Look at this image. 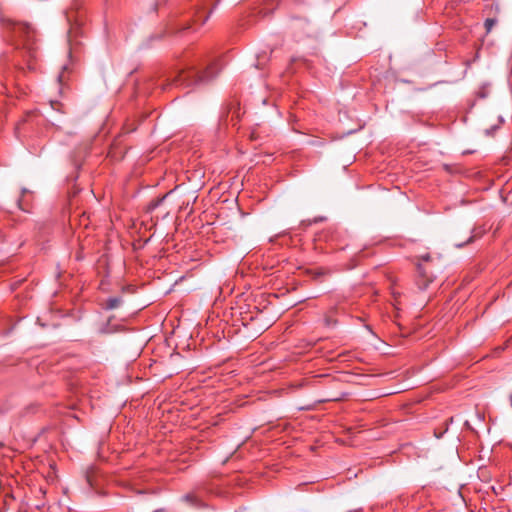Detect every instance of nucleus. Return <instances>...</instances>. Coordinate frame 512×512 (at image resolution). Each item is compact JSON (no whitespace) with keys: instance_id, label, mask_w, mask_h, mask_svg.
<instances>
[{"instance_id":"obj_11","label":"nucleus","mask_w":512,"mask_h":512,"mask_svg":"<svg viewBox=\"0 0 512 512\" xmlns=\"http://www.w3.org/2000/svg\"><path fill=\"white\" fill-rule=\"evenodd\" d=\"M18 206L20 209H23L22 206H21V201H18Z\"/></svg>"},{"instance_id":"obj_9","label":"nucleus","mask_w":512,"mask_h":512,"mask_svg":"<svg viewBox=\"0 0 512 512\" xmlns=\"http://www.w3.org/2000/svg\"><path fill=\"white\" fill-rule=\"evenodd\" d=\"M421 259H422L423 261H429V260H430V255H429V254L422 255V256H421Z\"/></svg>"},{"instance_id":"obj_10","label":"nucleus","mask_w":512,"mask_h":512,"mask_svg":"<svg viewBox=\"0 0 512 512\" xmlns=\"http://www.w3.org/2000/svg\"><path fill=\"white\" fill-rule=\"evenodd\" d=\"M58 81H59V82H61V81H62V76H61V75H59V76H58Z\"/></svg>"},{"instance_id":"obj_8","label":"nucleus","mask_w":512,"mask_h":512,"mask_svg":"<svg viewBox=\"0 0 512 512\" xmlns=\"http://www.w3.org/2000/svg\"><path fill=\"white\" fill-rule=\"evenodd\" d=\"M164 198H165V196H164L163 198H161V199H158L156 202L152 203V204H151L152 208L157 207V206L159 205V203H160Z\"/></svg>"},{"instance_id":"obj_5","label":"nucleus","mask_w":512,"mask_h":512,"mask_svg":"<svg viewBox=\"0 0 512 512\" xmlns=\"http://www.w3.org/2000/svg\"><path fill=\"white\" fill-rule=\"evenodd\" d=\"M122 303L121 297H111L105 303V308L108 310H112L118 308Z\"/></svg>"},{"instance_id":"obj_6","label":"nucleus","mask_w":512,"mask_h":512,"mask_svg":"<svg viewBox=\"0 0 512 512\" xmlns=\"http://www.w3.org/2000/svg\"><path fill=\"white\" fill-rule=\"evenodd\" d=\"M184 500L194 506H200L201 501L194 494H186Z\"/></svg>"},{"instance_id":"obj_13","label":"nucleus","mask_w":512,"mask_h":512,"mask_svg":"<svg viewBox=\"0 0 512 512\" xmlns=\"http://www.w3.org/2000/svg\"><path fill=\"white\" fill-rule=\"evenodd\" d=\"M57 104L56 102H51L52 107L54 108V105Z\"/></svg>"},{"instance_id":"obj_12","label":"nucleus","mask_w":512,"mask_h":512,"mask_svg":"<svg viewBox=\"0 0 512 512\" xmlns=\"http://www.w3.org/2000/svg\"><path fill=\"white\" fill-rule=\"evenodd\" d=\"M330 322H331V319H327V320H326V324H327V325H329V324H330Z\"/></svg>"},{"instance_id":"obj_7","label":"nucleus","mask_w":512,"mask_h":512,"mask_svg":"<svg viewBox=\"0 0 512 512\" xmlns=\"http://www.w3.org/2000/svg\"><path fill=\"white\" fill-rule=\"evenodd\" d=\"M497 23V20L494 18H487L484 22V26L487 33H490L495 24Z\"/></svg>"},{"instance_id":"obj_3","label":"nucleus","mask_w":512,"mask_h":512,"mask_svg":"<svg viewBox=\"0 0 512 512\" xmlns=\"http://www.w3.org/2000/svg\"><path fill=\"white\" fill-rule=\"evenodd\" d=\"M77 9L78 4H73L70 8L65 10V17L69 24L67 38L70 45L73 44L77 36L82 34L81 26L83 24V18L80 13L76 12Z\"/></svg>"},{"instance_id":"obj_1","label":"nucleus","mask_w":512,"mask_h":512,"mask_svg":"<svg viewBox=\"0 0 512 512\" xmlns=\"http://www.w3.org/2000/svg\"><path fill=\"white\" fill-rule=\"evenodd\" d=\"M15 47L24 58L29 70L35 69L33 61L38 58L36 30L28 23H16L13 27Z\"/></svg>"},{"instance_id":"obj_2","label":"nucleus","mask_w":512,"mask_h":512,"mask_svg":"<svg viewBox=\"0 0 512 512\" xmlns=\"http://www.w3.org/2000/svg\"><path fill=\"white\" fill-rule=\"evenodd\" d=\"M220 71L217 63L209 65L203 73H199L194 69L180 72L174 79L176 85L189 87L191 85L206 82L214 78Z\"/></svg>"},{"instance_id":"obj_4","label":"nucleus","mask_w":512,"mask_h":512,"mask_svg":"<svg viewBox=\"0 0 512 512\" xmlns=\"http://www.w3.org/2000/svg\"><path fill=\"white\" fill-rule=\"evenodd\" d=\"M418 273L416 283L420 289L424 290L433 282L434 277L427 275L425 268L421 264L418 265Z\"/></svg>"}]
</instances>
